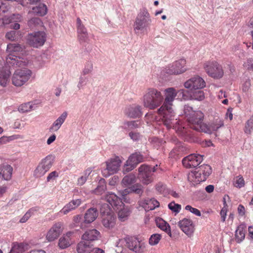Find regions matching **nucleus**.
Listing matches in <instances>:
<instances>
[{
  "label": "nucleus",
  "mask_w": 253,
  "mask_h": 253,
  "mask_svg": "<svg viewBox=\"0 0 253 253\" xmlns=\"http://www.w3.org/2000/svg\"><path fill=\"white\" fill-rule=\"evenodd\" d=\"M163 101L164 96L161 92L153 87L147 88L143 96V106L151 110L160 106Z\"/></svg>",
  "instance_id": "nucleus-1"
},
{
  "label": "nucleus",
  "mask_w": 253,
  "mask_h": 253,
  "mask_svg": "<svg viewBox=\"0 0 253 253\" xmlns=\"http://www.w3.org/2000/svg\"><path fill=\"white\" fill-rule=\"evenodd\" d=\"M184 113L187 118L190 127L196 131L202 132L204 115L200 111H194L192 107L186 105L184 108Z\"/></svg>",
  "instance_id": "nucleus-2"
},
{
  "label": "nucleus",
  "mask_w": 253,
  "mask_h": 253,
  "mask_svg": "<svg viewBox=\"0 0 253 253\" xmlns=\"http://www.w3.org/2000/svg\"><path fill=\"white\" fill-rule=\"evenodd\" d=\"M22 49V47L17 43H9L7 45L6 51L9 54L6 58V62L9 66L23 67L26 65V62L16 55L17 53Z\"/></svg>",
  "instance_id": "nucleus-3"
},
{
  "label": "nucleus",
  "mask_w": 253,
  "mask_h": 253,
  "mask_svg": "<svg viewBox=\"0 0 253 253\" xmlns=\"http://www.w3.org/2000/svg\"><path fill=\"white\" fill-rule=\"evenodd\" d=\"M151 22V19L148 10L146 8H143L137 16L133 24L135 33L138 34L144 31Z\"/></svg>",
  "instance_id": "nucleus-4"
},
{
  "label": "nucleus",
  "mask_w": 253,
  "mask_h": 253,
  "mask_svg": "<svg viewBox=\"0 0 253 253\" xmlns=\"http://www.w3.org/2000/svg\"><path fill=\"white\" fill-rule=\"evenodd\" d=\"M159 115L161 116L162 121L164 125L168 128H176V126L178 124L175 112L172 107H165L163 110L160 111V108L157 110Z\"/></svg>",
  "instance_id": "nucleus-5"
},
{
  "label": "nucleus",
  "mask_w": 253,
  "mask_h": 253,
  "mask_svg": "<svg viewBox=\"0 0 253 253\" xmlns=\"http://www.w3.org/2000/svg\"><path fill=\"white\" fill-rule=\"evenodd\" d=\"M203 68L207 74L215 79H220L224 75L222 66L217 62L209 60L203 63Z\"/></svg>",
  "instance_id": "nucleus-6"
},
{
  "label": "nucleus",
  "mask_w": 253,
  "mask_h": 253,
  "mask_svg": "<svg viewBox=\"0 0 253 253\" xmlns=\"http://www.w3.org/2000/svg\"><path fill=\"white\" fill-rule=\"evenodd\" d=\"M165 98L163 105L160 108V111H161L164 109L165 107H172V102L174 101L175 97L177 94H179V95H181L183 99H186V96L185 94V90L183 89L176 90L173 87H169L167 88L165 90Z\"/></svg>",
  "instance_id": "nucleus-7"
},
{
  "label": "nucleus",
  "mask_w": 253,
  "mask_h": 253,
  "mask_svg": "<svg viewBox=\"0 0 253 253\" xmlns=\"http://www.w3.org/2000/svg\"><path fill=\"white\" fill-rule=\"evenodd\" d=\"M31 75V71L27 68L16 70L12 78L13 84L16 86L23 85L30 79Z\"/></svg>",
  "instance_id": "nucleus-8"
},
{
  "label": "nucleus",
  "mask_w": 253,
  "mask_h": 253,
  "mask_svg": "<svg viewBox=\"0 0 253 253\" xmlns=\"http://www.w3.org/2000/svg\"><path fill=\"white\" fill-rule=\"evenodd\" d=\"M121 163L122 161L118 156L109 159L106 162V168L102 171L103 175L106 177L117 172L120 169Z\"/></svg>",
  "instance_id": "nucleus-9"
},
{
  "label": "nucleus",
  "mask_w": 253,
  "mask_h": 253,
  "mask_svg": "<svg viewBox=\"0 0 253 253\" xmlns=\"http://www.w3.org/2000/svg\"><path fill=\"white\" fill-rule=\"evenodd\" d=\"M145 165H141L138 168V176L143 184H148L153 181L152 172L156 171V168Z\"/></svg>",
  "instance_id": "nucleus-10"
},
{
  "label": "nucleus",
  "mask_w": 253,
  "mask_h": 253,
  "mask_svg": "<svg viewBox=\"0 0 253 253\" xmlns=\"http://www.w3.org/2000/svg\"><path fill=\"white\" fill-rule=\"evenodd\" d=\"M46 34L44 32H35L28 35V43L34 47H39L43 45L46 41Z\"/></svg>",
  "instance_id": "nucleus-11"
},
{
  "label": "nucleus",
  "mask_w": 253,
  "mask_h": 253,
  "mask_svg": "<svg viewBox=\"0 0 253 253\" xmlns=\"http://www.w3.org/2000/svg\"><path fill=\"white\" fill-rule=\"evenodd\" d=\"M126 243L127 247L136 253H143L146 248L145 242L135 237L127 238Z\"/></svg>",
  "instance_id": "nucleus-12"
},
{
  "label": "nucleus",
  "mask_w": 253,
  "mask_h": 253,
  "mask_svg": "<svg viewBox=\"0 0 253 253\" xmlns=\"http://www.w3.org/2000/svg\"><path fill=\"white\" fill-rule=\"evenodd\" d=\"M186 60L181 59L176 61L166 69V72L169 75H178L187 71Z\"/></svg>",
  "instance_id": "nucleus-13"
},
{
  "label": "nucleus",
  "mask_w": 253,
  "mask_h": 253,
  "mask_svg": "<svg viewBox=\"0 0 253 253\" xmlns=\"http://www.w3.org/2000/svg\"><path fill=\"white\" fill-rule=\"evenodd\" d=\"M184 86L191 90H198L205 87L206 83L201 77L196 76L185 82Z\"/></svg>",
  "instance_id": "nucleus-14"
},
{
  "label": "nucleus",
  "mask_w": 253,
  "mask_h": 253,
  "mask_svg": "<svg viewBox=\"0 0 253 253\" xmlns=\"http://www.w3.org/2000/svg\"><path fill=\"white\" fill-rule=\"evenodd\" d=\"M63 230V223L60 222L55 223L47 232L46 239L48 242L54 241L59 237Z\"/></svg>",
  "instance_id": "nucleus-15"
},
{
  "label": "nucleus",
  "mask_w": 253,
  "mask_h": 253,
  "mask_svg": "<svg viewBox=\"0 0 253 253\" xmlns=\"http://www.w3.org/2000/svg\"><path fill=\"white\" fill-rule=\"evenodd\" d=\"M203 156L192 154L185 157L182 160L183 166L188 169L195 168L202 162Z\"/></svg>",
  "instance_id": "nucleus-16"
},
{
  "label": "nucleus",
  "mask_w": 253,
  "mask_h": 253,
  "mask_svg": "<svg viewBox=\"0 0 253 253\" xmlns=\"http://www.w3.org/2000/svg\"><path fill=\"white\" fill-rule=\"evenodd\" d=\"M223 126V121L220 118H217L210 123L209 125L204 124L202 132L211 134L214 131H217L219 128Z\"/></svg>",
  "instance_id": "nucleus-17"
},
{
  "label": "nucleus",
  "mask_w": 253,
  "mask_h": 253,
  "mask_svg": "<svg viewBox=\"0 0 253 253\" xmlns=\"http://www.w3.org/2000/svg\"><path fill=\"white\" fill-rule=\"evenodd\" d=\"M178 225L182 231L189 237L193 234L195 228L192 220L184 218L178 222Z\"/></svg>",
  "instance_id": "nucleus-18"
},
{
  "label": "nucleus",
  "mask_w": 253,
  "mask_h": 253,
  "mask_svg": "<svg viewBox=\"0 0 253 253\" xmlns=\"http://www.w3.org/2000/svg\"><path fill=\"white\" fill-rule=\"evenodd\" d=\"M125 114L130 118H138L142 115L141 107L136 104L130 105L126 108Z\"/></svg>",
  "instance_id": "nucleus-19"
},
{
  "label": "nucleus",
  "mask_w": 253,
  "mask_h": 253,
  "mask_svg": "<svg viewBox=\"0 0 253 253\" xmlns=\"http://www.w3.org/2000/svg\"><path fill=\"white\" fill-rule=\"evenodd\" d=\"M100 236V232L96 229H93L86 231L82 235V239L91 243L92 241L98 240Z\"/></svg>",
  "instance_id": "nucleus-20"
},
{
  "label": "nucleus",
  "mask_w": 253,
  "mask_h": 253,
  "mask_svg": "<svg viewBox=\"0 0 253 253\" xmlns=\"http://www.w3.org/2000/svg\"><path fill=\"white\" fill-rule=\"evenodd\" d=\"M93 248V245L91 243L83 240L78 243L77 251L78 253H91Z\"/></svg>",
  "instance_id": "nucleus-21"
},
{
  "label": "nucleus",
  "mask_w": 253,
  "mask_h": 253,
  "mask_svg": "<svg viewBox=\"0 0 253 253\" xmlns=\"http://www.w3.org/2000/svg\"><path fill=\"white\" fill-rule=\"evenodd\" d=\"M140 205L146 211H149L159 207V203L154 198H147L141 202Z\"/></svg>",
  "instance_id": "nucleus-22"
},
{
  "label": "nucleus",
  "mask_w": 253,
  "mask_h": 253,
  "mask_svg": "<svg viewBox=\"0 0 253 253\" xmlns=\"http://www.w3.org/2000/svg\"><path fill=\"white\" fill-rule=\"evenodd\" d=\"M102 223L106 228H113L116 224V218L114 213L105 214L102 216Z\"/></svg>",
  "instance_id": "nucleus-23"
},
{
  "label": "nucleus",
  "mask_w": 253,
  "mask_h": 253,
  "mask_svg": "<svg viewBox=\"0 0 253 253\" xmlns=\"http://www.w3.org/2000/svg\"><path fill=\"white\" fill-rule=\"evenodd\" d=\"M98 215V211L96 208H90L88 209L84 214V222L90 223L94 221Z\"/></svg>",
  "instance_id": "nucleus-24"
},
{
  "label": "nucleus",
  "mask_w": 253,
  "mask_h": 253,
  "mask_svg": "<svg viewBox=\"0 0 253 253\" xmlns=\"http://www.w3.org/2000/svg\"><path fill=\"white\" fill-rule=\"evenodd\" d=\"M105 199L113 207H117L119 205L121 206L123 205L120 198L113 193H108L106 194Z\"/></svg>",
  "instance_id": "nucleus-25"
},
{
  "label": "nucleus",
  "mask_w": 253,
  "mask_h": 253,
  "mask_svg": "<svg viewBox=\"0 0 253 253\" xmlns=\"http://www.w3.org/2000/svg\"><path fill=\"white\" fill-rule=\"evenodd\" d=\"M67 116V112H63L53 123L52 125L49 128L51 131H56L61 127L62 125L65 122Z\"/></svg>",
  "instance_id": "nucleus-26"
},
{
  "label": "nucleus",
  "mask_w": 253,
  "mask_h": 253,
  "mask_svg": "<svg viewBox=\"0 0 253 253\" xmlns=\"http://www.w3.org/2000/svg\"><path fill=\"white\" fill-rule=\"evenodd\" d=\"M73 234V232L69 231L60 238L59 240L58 246L61 249H64L67 248L71 245L70 237Z\"/></svg>",
  "instance_id": "nucleus-27"
},
{
  "label": "nucleus",
  "mask_w": 253,
  "mask_h": 253,
  "mask_svg": "<svg viewBox=\"0 0 253 253\" xmlns=\"http://www.w3.org/2000/svg\"><path fill=\"white\" fill-rule=\"evenodd\" d=\"M81 204L80 199L73 200L66 205L60 211V212L64 214H66L71 211L75 210Z\"/></svg>",
  "instance_id": "nucleus-28"
},
{
  "label": "nucleus",
  "mask_w": 253,
  "mask_h": 253,
  "mask_svg": "<svg viewBox=\"0 0 253 253\" xmlns=\"http://www.w3.org/2000/svg\"><path fill=\"white\" fill-rule=\"evenodd\" d=\"M13 172L12 167L9 165H3L0 171L2 179L5 180L11 179Z\"/></svg>",
  "instance_id": "nucleus-29"
},
{
  "label": "nucleus",
  "mask_w": 253,
  "mask_h": 253,
  "mask_svg": "<svg viewBox=\"0 0 253 253\" xmlns=\"http://www.w3.org/2000/svg\"><path fill=\"white\" fill-rule=\"evenodd\" d=\"M122 205L123 207L119 210L118 215L120 221H125L129 215L130 211L128 207H125L124 205Z\"/></svg>",
  "instance_id": "nucleus-30"
},
{
  "label": "nucleus",
  "mask_w": 253,
  "mask_h": 253,
  "mask_svg": "<svg viewBox=\"0 0 253 253\" xmlns=\"http://www.w3.org/2000/svg\"><path fill=\"white\" fill-rule=\"evenodd\" d=\"M156 224L158 227L165 231L170 236H171V234L170 229V226L169 224L167 223L165 221L161 218L158 219L156 220Z\"/></svg>",
  "instance_id": "nucleus-31"
},
{
  "label": "nucleus",
  "mask_w": 253,
  "mask_h": 253,
  "mask_svg": "<svg viewBox=\"0 0 253 253\" xmlns=\"http://www.w3.org/2000/svg\"><path fill=\"white\" fill-rule=\"evenodd\" d=\"M136 181L135 175L132 173H130L125 176L122 180V184L124 187H127Z\"/></svg>",
  "instance_id": "nucleus-32"
},
{
  "label": "nucleus",
  "mask_w": 253,
  "mask_h": 253,
  "mask_svg": "<svg viewBox=\"0 0 253 253\" xmlns=\"http://www.w3.org/2000/svg\"><path fill=\"white\" fill-rule=\"evenodd\" d=\"M142 160L143 156L140 153H136L130 155L127 161L136 167Z\"/></svg>",
  "instance_id": "nucleus-33"
},
{
  "label": "nucleus",
  "mask_w": 253,
  "mask_h": 253,
  "mask_svg": "<svg viewBox=\"0 0 253 253\" xmlns=\"http://www.w3.org/2000/svg\"><path fill=\"white\" fill-rule=\"evenodd\" d=\"M196 169H198L203 176H205L206 179L211 173V168L208 165H201L197 168Z\"/></svg>",
  "instance_id": "nucleus-34"
},
{
  "label": "nucleus",
  "mask_w": 253,
  "mask_h": 253,
  "mask_svg": "<svg viewBox=\"0 0 253 253\" xmlns=\"http://www.w3.org/2000/svg\"><path fill=\"white\" fill-rule=\"evenodd\" d=\"M33 12L40 16H43L47 13V7L45 4L40 3L33 8Z\"/></svg>",
  "instance_id": "nucleus-35"
},
{
  "label": "nucleus",
  "mask_w": 253,
  "mask_h": 253,
  "mask_svg": "<svg viewBox=\"0 0 253 253\" xmlns=\"http://www.w3.org/2000/svg\"><path fill=\"white\" fill-rule=\"evenodd\" d=\"M53 161L54 157L52 155H48L42 161L40 164L48 171L52 167Z\"/></svg>",
  "instance_id": "nucleus-36"
},
{
  "label": "nucleus",
  "mask_w": 253,
  "mask_h": 253,
  "mask_svg": "<svg viewBox=\"0 0 253 253\" xmlns=\"http://www.w3.org/2000/svg\"><path fill=\"white\" fill-rule=\"evenodd\" d=\"M10 74V72L9 70L1 71L0 73V85L3 86L6 85L8 82Z\"/></svg>",
  "instance_id": "nucleus-37"
},
{
  "label": "nucleus",
  "mask_w": 253,
  "mask_h": 253,
  "mask_svg": "<svg viewBox=\"0 0 253 253\" xmlns=\"http://www.w3.org/2000/svg\"><path fill=\"white\" fill-rule=\"evenodd\" d=\"M139 121H127L124 123L123 128L125 129H133L140 126Z\"/></svg>",
  "instance_id": "nucleus-38"
},
{
  "label": "nucleus",
  "mask_w": 253,
  "mask_h": 253,
  "mask_svg": "<svg viewBox=\"0 0 253 253\" xmlns=\"http://www.w3.org/2000/svg\"><path fill=\"white\" fill-rule=\"evenodd\" d=\"M236 240L238 243L241 242L245 237V233L244 228L241 226L238 227L235 232Z\"/></svg>",
  "instance_id": "nucleus-39"
},
{
  "label": "nucleus",
  "mask_w": 253,
  "mask_h": 253,
  "mask_svg": "<svg viewBox=\"0 0 253 253\" xmlns=\"http://www.w3.org/2000/svg\"><path fill=\"white\" fill-rule=\"evenodd\" d=\"M190 97L191 99L202 101L205 98V94L203 91L198 90L193 91Z\"/></svg>",
  "instance_id": "nucleus-40"
},
{
  "label": "nucleus",
  "mask_w": 253,
  "mask_h": 253,
  "mask_svg": "<svg viewBox=\"0 0 253 253\" xmlns=\"http://www.w3.org/2000/svg\"><path fill=\"white\" fill-rule=\"evenodd\" d=\"M28 25L30 28L33 29L39 26L42 25V22L39 18L34 17L28 21Z\"/></svg>",
  "instance_id": "nucleus-41"
},
{
  "label": "nucleus",
  "mask_w": 253,
  "mask_h": 253,
  "mask_svg": "<svg viewBox=\"0 0 253 253\" xmlns=\"http://www.w3.org/2000/svg\"><path fill=\"white\" fill-rule=\"evenodd\" d=\"M47 171V170L44 169L43 166L40 163V164L38 166L34 171V175L36 177H41L43 176Z\"/></svg>",
  "instance_id": "nucleus-42"
},
{
  "label": "nucleus",
  "mask_w": 253,
  "mask_h": 253,
  "mask_svg": "<svg viewBox=\"0 0 253 253\" xmlns=\"http://www.w3.org/2000/svg\"><path fill=\"white\" fill-rule=\"evenodd\" d=\"M37 211V210L36 208H31L29 209L20 219L19 222L20 223H25L34 213V212Z\"/></svg>",
  "instance_id": "nucleus-43"
},
{
  "label": "nucleus",
  "mask_w": 253,
  "mask_h": 253,
  "mask_svg": "<svg viewBox=\"0 0 253 253\" xmlns=\"http://www.w3.org/2000/svg\"><path fill=\"white\" fill-rule=\"evenodd\" d=\"M93 63L91 61L86 62L82 71L83 75H86L90 74L93 71Z\"/></svg>",
  "instance_id": "nucleus-44"
},
{
  "label": "nucleus",
  "mask_w": 253,
  "mask_h": 253,
  "mask_svg": "<svg viewBox=\"0 0 253 253\" xmlns=\"http://www.w3.org/2000/svg\"><path fill=\"white\" fill-rule=\"evenodd\" d=\"M33 108V104L31 102L24 103L19 106L18 110L22 113L27 112L32 110Z\"/></svg>",
  "instance_id": "nucleus-45"
},
{
  "label": "nucleus",
  "mask_w": 253,
  "mask_h": 253,
  "mask_svg": "<svg viewBox=\"0 0 253 253\" xmlns=\"http://www.w3.org/2000/svg\"><path fill=\"white\" fill-rule=\"evenodd\" d=\"M77 32L78 34H83L87 33V30L83 24L81 20L78 18L77 19Z\"/></svg>",
  "instance_id": "nucleus-46"
},
{
  "label": "nucleus",
  "mask_w": 253,
  "mask_h": 253,
  "mask_svg": "<svg viewBox=\"0 0 253 253\" xmlns=\"http://www.w3.org/2000/svg\"><path fill=\"white\" fill-rule=\"evenodd\" d=\"M161 239V236L159 234H154L151 235L149 238V244L152 246H154L158 244Z\"/></svg>",
  "instance_id": "nucleus-47"
},
{
  "label": "nucleus",
  "mask_w": 253,
  "mask_h": 253,
  "mask_svg": "<svg viewBox=\"0 0 253 253\" xmlns=\"http://www.w3.org/2000/svg\"><path fill=\"white\" fill-rule=\"evenodd\" d=\"M253 130V119L249 120L245 125V132L247 134H251Z\"/></svg>",
  "instance_id": "nucleus-48"
},
{
  "label": "nucleus",
  "mask_w": 253,
  "mask_h": 253,
  "mask_svg": "<svg viewBox=\"0 0 253 253\" xmlns=\"http://www.w3.org/2000/svg\"><path fill=\"white\" fill-rule=\"evenodd\" d=\"M100 212L102 216L105 214L113 213L110 207L107 204H102L100 208Z\"/></svg>",
  "instance_id": "nucleus-49"
},
{
  "label": "nucleus",
  "mask_w": 253,
  "mask_h": 253,
  "mask_svg": "<svg viewBox=\"0 0 253 253\" xmlns=\"http://www.w3.org/2000/svg\"><path fill=\"white\" fill-rule=\"evenodd\" d=\"M23 251L22 244H15L9 253H22Z\"/></svg>",
  "instance_id": "nucleus-50"
},
{
  "label": "nucleus",
  "mask_w": 253,
  "mask_h": 253,
  "mask_svg": "<svg viewBox=\"0 0 253 253\" xmlns=\"http://www.w3.org/2000/svg\"><path fill=\"white\" fill-rule=\"evenodd\" d=\"M169 208L175 213H178L181 210V205L175 204L174 202L170 203L168 205Z\"/></svg>",
  "instance_id": "nucleus-51"
},
{
  "label": "nucleus",
  "mask_w": 253,
  "mask_h": 253,
  "mask_svg": "<svg viewBox=\"0 0 253 253\" xmlns=\"http://www.w3.org/2000/svg\"><path fill=\"white\" fill-rule=\"evenodd\" d=\"M131 192L141 195L143 193V187L140 184H136L130 187Z\"/></svg>",
  "instance_id": "nucleus-52"
},
{
  "label": "nucleus",
  "mask_w": 253,
  "mask_h": 253,
  "mask_svg": "<svg viewBox=\"0 0 253 253\" xmlns=\"http://www.w3.org/2000/svg\"><path fill=\"white\" fill-rule=\"evenodd\" d=\"M136 167L130 163H128V161H126L125 164L124 166L123 169V172L125 174L126 173L128 172L133 169Z\"/></svg>",
  "instance_id": "nucleus-53"
},
{
  "label": "nucleus",
  "mask_w": 253,
  "mask_h": 253,
  "mask_svg": "<svg viewBox=\"0 0 253 253\" xmlns=\"http://www.w3.org/2000/svg\"><path fill=\"white\" fill-rule=\"evenodd\" d=\"M91 172V170L90 169H87L85 171L84 175L82 176L78 179V184L80 185H83L85 182L86 181L87 177L89 175Z\"/></svg>",
  "instance_id": "nucleus-54"
},
{
  "label": "nucleus",
  "mask_w": 253,
  "mask_h": 253,
  "mask_svg": "<svg viewBox=\"0 0 253 253\" xmlns=\"http://www.w3.org/2000/svg\"><path fill=\"white\" fill-rule=\"evenodd\" d=\"M82 217L80 215H77L74 217L73 223L74 227L80 225L81 228H84V222H81Z\"/></svg>",
  "instance_id": "nucleus-55"
},
{
  "label": "nucleus",
  "mask_w": 253,
  "mask_h": 253,
  "mask_svg": "<svg viewBox=\"0 0 253 253\" xmlns=\"http://www.w3.org/2000/svg\"><path fill=\"white\" fill-rule=\"evenodd\" d=\"M9 9L6 2H4L2 0H0V15L7 12Z\"/></svg>",
  "instance_id": "nucleus-56"
},
{
  "label": "nucleus",
  "mask_w": 253,
  "mask_h": 253,
  "mask_svg": "<svg viewBox=\"0 0 253 253\" xmlns=\"http://www.w3.org/2000/svg\"><path fill=\"white\" fill-rule=\"evenodd\" d=\"M188 179L193 185L199 184L196 175H195L193 171H192L189 174L188 176Z\"/></svg>",
  "instance_id": "nucleus-57"
},
{
  "label": "nucleus",
  "mask_w": 253,
  "mask_h": 253,
  "mask_svg": "<svg viewBox=\"0 0 253 253\" xmlns=\"http://www.w3.org/2000/svg\"><path fill=\"white\" fill-rule=\"evenodd\" d=\"M88 79L86 77H81L78 84V87L79 89H83L84 86L86 85Z\"/></svg>",
  "instance_id": "nucleus-58"
},
{
  "label": "nucleus",
  "mask_w": 253,
  "mask_h": 253,
  "mask_svg": "<svg viewBox=\"0 0 253 253\" xmlns=\"http://www.w3.org/2000/svg\"><path fill=\"white\" fill-rule=\"evenodd\" d=\"M130 138L133 141H138L142 137L141 135L136 132L131 131L128 133Z\"/></svg>",
  "instance_id": "nucleus-59"
},
{
  "label": "nucleus",
  "mask_w": 253,
  "mask_h": 253,
  "mask_svg": "<svg viewBox=\"0 0 253 253\" xmlns=\"http://www.w3.org/2000/svg\"><path fill=\"white\" fill-rule=\"evenodd\" d=\"M185 210L190 211L191 212L195 214L197 216H200L201 214L200 211L197 209L194 208L190 205H187L185 207Z\"/></svg>",
  "instance_id": "nucleus-60"
},
{
  "label": "nucleus",
  "mask_w": 253,
  "mask_h": 253,
  "mask_svg": "<svg viewBox=\"0 0 253 253\" xmlns=\"http://www.w3.org/2000/svg\"><path fill=\"white\" fill-rule=\"evenodd\" d=\"M78 37L81 43L87 42L89 40L88 33L84 34V35L78 34Z\"/></svg>",
  "instance_id": "nucleus-61"
},
{
  "label": "nucleus",
  "mask_w": 253,
  "mask_h": 253,
  "mask_svg": "<svg viewBox=\"0 0 253 253\" xmlns=\"http://www.w3.org/2000/svg\"><path fill=\"white\" fill-rule=\"evenodd\" d=\"M16 36V32L15 31H11L6 33L5 37L10 41H13L15 40Z\"/></svg>",
  "instance_id": "nucleus-62"
},
{
  "label": "nucleus",
  "mask_w": 253,
  "mask_h": 253,
  "mask_svg": "<svg viewBox=\"0 0 253 253\" xmlns=\"http://www.w3.org/2000/svg\"><path fill=\"white\" fill-rule=\"evenodd\" d=\"M193 172L195 174V175H196L199 183H200L201 182L204 181L206 180L205 176H203L202 174L199 171L198 169H196V170Z\"/></svg>",
  "instance_id": "nucleus-63"
},
{
  "label": "nucleus",
  "mask_w": 253,
  "mask_h": 253,
  "mask_svg": "<svg viewBox=\"0 0 253 253\" xmlns=\"http://www.w3.org/2000/svg\"><path fill=\"white\" fill-rule=\"evenodd\" d=\"M245 67L248 70H252L253 71V59H249L248 60L247 62L244 64Z\"/></svg>",
  "instance_id": "nucleus-64"
}]
</instances>
